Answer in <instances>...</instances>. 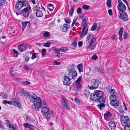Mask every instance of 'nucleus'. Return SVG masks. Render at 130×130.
Wrapping results in <instances>:
<instances>
[{"instance_id":"obj_1","label":"nucleus","mask_w":130,"mask_h":130,"mask_svg":"<svg viewBox=\"0 0 130 130\" xmlns=\"http://www.w3.org/2000/svg\"><path fill=\"white\" fill-rule=\"evenodd\" d=\"M122 124L124 126V130H130V119L126 116H122L120 118Z\"/></svg>"},{"instance_id":"obj_2","label":"nucleus","mask_w":130,"mask_h":130,"mask_svg":"<svg viewBox=\"0 0 130 130\" xmlns=\"http://www.w3.org/2000/svg\"><path fill=\"white\" fill-rule=\"evenodd\" d=\"M41 108L42 113L45 117V118L47 120L49 119L52 116V114L49 113V108L46 106H44Z\"/></svg>"},{"instance_id":"obj_3","label":"nucleus","mask_w":130,"mask_h":130,"mask_svg":"<svg viewBox=\"0 0 130 130\" xmlns=\"http://www.w3.org/2000/svg\"><path fill=\"white\" fill-rule=\"evenodd\" d=\"M82 26L83 27L80 35V37L81 38L84 35H86L87 34L88 27L87 26V24H86V20L85 19H83Z\"/></svg>"},{"instance_id":"obj_4","label":"nucleus","mask_w":130,"mask_h":130,"mask_svg":"<svg viewBox=\"0 0 130 130\" xmlns=\"http://www.w3.org/2000/svg\"><path fill=\"white\" fill-rule=\"evenodd\" d=\"M34 106L32 107V109L34 110H38L39 108L41 107L42 102L40 99L38 97L33 102Z\"/></svg>"},{"instance_id":"obj_5","label":"nucleus","mask_w":130,"mask_h":130,"mask_svg":"<svg viewBox=\"0 0 130 130\" xmlns=\"http://www.w3.org/2000/svg\"><path fill=\"white\" fill-rule=\"evenodd\" d=\"M96 39L94 36H91L90 40L89 42V46L88 48L89 49L93 50L95 47Z\"/></svg>"},{"instance_id":"obj_6","label":"nucleus","mask_w":130,"mask_h":130,"mask_svg":"<svg viewBox=\"0 0 130 130\" xmlns=\"http://www.w3.org/2000/svg\"><path fill=\"white\" fill-rule=\"evenodd\" d=\"M31 8L30 6L26 7L21 11V14L25 17H28L29 15Z\"/></svg>"},{"instance_id":"obj_7","label":"nucleus","mask_w":130,"mask_h":130,"mask_svg":"<svg viewBox=\"0 0 130 130\" xmlns=\"http://www.w3.org/2000/svg\"><path fill=\"white\" fill-rule=\"evenodd\" d=\"M99 81L96 79H92L91 82V86L89 87L90 89L91 90L95 89L98 87Z\"/></svg>"},{"instance_id":"obj_8","label":"nucleus","mask_w":130,"mask_h":130,"mask_svg":"<svg viewBox=\"0 0 130 130\" xmlns=\"http://www.w3.org/2000/svg\"><path fill=\"white\" fill-rule=\"evenodd\" d=\"M97 100L100 103V104H99L98 105V107L100 109H103L105 107V105L104 104L105 102V98L103 96H101L98 98Z\"/></svg>"},{"instance_id":"obj_9","label":"nucleus","mask_w":130,"mask_h":130,"mask_svg":"<svg viewBox=\"0 0 130 130\" xmlns=\"http://www.w3.org/2000/svg\"><path fill=\"white\" fill-rule=\"evenodd\" d=\"M118 4V8L119 11H124L126 9V7L125 5L122 3V1L121 0H119Z\"/></svg>"},{"instance_id":"obj_10","label":"nucleus","mask_w":130,"mask_h":130,"mask_svg":"<svg viewBox=\"0 0 130 130\" xmlns=\"http://www.w3.org/2000/svg\"><path fill=\"white\" fill-rule=\"evenodd\" d=\"M77 73L75 70H73L69 72L68 74V76L71 80H74L77 76Z\"/></svg>"},{"instance_id":"obj_11","label":"nucleus","mask_w":130,"mask_h":130,"mask_svg":"<svg viewBox=\"0 0 130 130\" xmlns=\"http://www.w3.org/2000/svg\"><path fill=\"white\" fill-rule=\"evenodd\" d=\"M120 14L119 18L122 20L126 21L128 20V17L127 14L124 11H119Z\"/></svg>"},{"instance_id":"obj_12","label":"nucleus","mask_w":130,"mask_h":130,"mask_svg":"<svg viewBox=\"0 0 130 130\" xmlns=\"http://www.w3.org/2000/svg\"><path fill=\"white\" fill-rule=\"evenodd\" d=\"M28 48V46L26 44L20 45L18 46L19 51L20 52L26 50Z\"/></svg>"},{"instance_id":"obj_13","label":"nucleus","mask_w":130,"mask_h":130,"mask_svg":"<svg viewBox=\"0 0 130 130\" xmlns=\"http://www.w3.org/2000/svg\"><path fill=\"white\" fill-rule=\"evenodd\" d=\"M28 98L29 101L33 103L38 97L36 95L33 93L31 94H29V95Z\"/></svg>"},{"instance_id":"obj_14","label":"nucleus","mask_w":130,"mask_h":130,"mask_svg":"<svg viewBox=\"0 0 130 130\" xmlns=\"http://www.w3.org/2000/svg\"><path fill=\"white\" fill-rule=\"evenodd\" d=\"M63 84L66 85H68L71 83V79L67 76H64Z\"/></svg>"},{"instance_id":"obj_15","label":"nucleus","mask_w":130,"mask_h":130,"mask_svg":"<svg viewBox=\"0 0 130 130\" xmlns=\"http://www.w3.org/2000/svg\"><path fill=\"white\" fill-rule=\"evenodd\" d=\"M62 102L61 104L63 107L68 110L70 109V107L67 103V100L64 98L62 99Z\"/></svg>"},{"instance_id":"obj_16","label":"nucleus","mask_w":130,"mask_h":130,"mask_svg":"<svg viewBox=\"0 0 130 130\" xmlns=\"http://www.w3.org/2000/svg\"><path fill=\"white\" fill-rule=\"evenodd\" d=\"M20 93L21 96H25L26 98H28L29 95V92L23 89H22L21 90Z\"/></svg>"},{"instance_id":"obj_17","label":"nucleus","mask_w":130,"mask_h":130,"mask_svg":"<svg viewBox=\"0 0 130 130\" xmlns=\"http://www.w3.org/2000/svg\"><path fill=\"white\" fill-rule=\"evenodd\" d=\"M25 1H18L15 5V9L17 10H19L21 9L23 7V2Z\"/></svg>"},{"instance_id":"obj_18","label":"nucleus","mask_w":130,"mask_h":130,"mask_svg":"<svg viewBox=\"0 0 130 130\" xmlns=\"http://www.w3.org/2000/svg\"><path fill=\"white\" fill-rule=\"evenodd\" d=\"M90 98L91 100L94 101L97 100L98 98L94 93H92L91 94Z\"/></svg>"},{"instance_id":"obj_19","label":"nucleus","mask_w":130,"mask_h":130,"mask_svg":"<svg viewBox=\"0 0 130 130\" xmlns=\"http://www.w3.org/2000/svg\"><path fill=\"white\" fill-rule=\"evenodd\" d=\"M110 103L112 106L115 107H117L119 104V102L116 100H111Z\"/></svg>"},{"instance_id":"obj_20","label":"nucleus","mask_w":130,"mask_h":130,"mask_svg":"<svg viewBox=\"0 0 130 130\" xmlns=\"http://www.w3.org/2000/svg\"><path fill=\"white\" fill-rule=\"evenodd\" d=\"M12 103L13 105L16 106L19 108L21 109L22 108L20 103L18 102V101L17 100L15 99L13 100Z\"/></svg>"},{"instance_id":"obj_21","label":"nucleus","mask_w":130,"mask_h":130,"mask_svg":"<svg viewBox=\"0 0 130 130\" xmlns=\"http://www.w3.org/2000/svg\"><path fill=\"white\" fill-rule=\"evenodd\" d=\"M111 130H115L116 127L115 123L113 121H111L109 122L108 124Z\"/></svg>"},{"instance_id":"obj_22","label":"nucleus","mask_w":130,"mask_h":130,"mask_svg":"<svg viewBox=\"0 0 130 130\" xmlns=\"http://www.w3.org/2000/svg\"><path fill=\"white\" fill-rule=\"evenodd\" d=\"M70 27V26L69 24H64L62 28V31L63 32L67 31Z\"/></svg>"},{"instance_id":"obj_23","label":"nucleus","mask_w":130,"mask_h":130,"mask_svg":"<svg viewBox=\"0 0 130 130\" xmlns=\"http://www.w3.org/2000/svg\"><path fill=\"white\" fill-rule=\"evenodd\" d=\"M94 93L96 94L98 98L103 96L104 95V93L103 92L98 90H95Z\"/></svg>"},{"instance_id":"obj_24","label":"nucleus","mask_w":130,"mask_h":130,"mask_svg":"<svg viewBox=\"0 0 130 130\" xmlns=\"http://www.w3.org/2000/svg\"><path fill=\"white\" fill-rule=\"evenodd\" d=\"M36 14L37 17H41L43 16V12L41 10H38L36 12Z\"/></svg>"},{"instance_id":"obj_25","label":"nucleus","mask_w":130,"mask_h":130,"mask_svg":"<svg viewBox=\"0 0 130 130\" xmlns=\"http://www.w3.org/2000/svg\"><path fill=\"white\" fill-rule=\"evenodd\" d=\"M40 5L39 3H38L37 5H35L33 7V10L34 11H36L39 10L40 8Z\"/></svg>"},{"instance_id":"obj_26","label":"nucleus","mask_w":130,"mask_h":130,"mask_svg":"<svg viewBox=\"0 0 130 130\" xmlns=\"http://www.w3.org/2000/svg\"><path fill=\"white\" fill-rule=\"evenodd\" d=\"M25 119L29 121L30 122L32 123L34 122L35 120L34 118L30 117H28L26 115H25Z\"/></svg>"},{"instance_id":"obj_27","label":"nucleus","mask_w":130,"mask_h":130,"mask_svg":"<svg viewBox=\"0 0 130 130\" xmlns=\"http://www.w3.org/2000/svg\"><path fill=\"white\" fill-rule=\"evenodd\" d=\"M90 92L87 89H85L84 91V94L86 97H88L89 95Z\"/></svg>"},{"instance_id":"obj_28","label":"nucleus","mask_w":130,"mask_h":130,"mask_svg":"<svg viewBox=\"0 0 130 130\" xmlns=\"http://www.w3.org/2000/svg\"><path fill=\"white\" fill-rule=\"evenodd\" d=\"M24 127L27 128H32L34 126L31 124H28L27 123H24L23 124Z\"/></svg>"},{"instance_id":"obj_29","label":"nucleus","mask_w":130,"mask_h":130,"mask_svg":"<svg viewBox=\"0 0 130 130\" xmlns=\"http://www.w3.org/2000/svg\"><path fill=\"white\" fill-rule=\"evenodd\" d=\"M77 67L78 71L79 72H83V65L82 63L78 64L77 66Z\"/></svg>"},{"instance_id":"obj_30","label":"nucleus","mask_w":130,"mask_h":130,"mask_svg":"<svg viewBox=\"0 0 130 130\" xmlns=\"http://www.w3.org/2000/svg\"><path fill=\"white\" fill-rule=\"evenodd\" d=\"M75 67V66L74 65H72L69 66L67 68V69L69 71H70L72 70H73L74 69Z\"/></svg>"},{"instance_id":"obj_31","label":"nucleus","mask_w":130,"mask_h":130,"mask_svg":"<svg viewBox=\"0 0 130 130\" xmlns=\"http://www.w3.org/2000/svg\"><path fill=\"white\" fill-rule=\"evenodd\" d=\"M74 6H72L69 12V14L70 16L72 15L74 12Z\"/></svg>"},{"instance_id":"obj_32","label":"nucleus","mask_w":130,"mask_h":130,"mask_svg":"<svg viewBox=\"0 0 130 130\" xmlns=\"http://www.w3.org/2000/svg\"><path fill=\"white\" fill-rule=\"evenodd\" d=\"M0 95L1 96H2L3 98L4 99H7V95L3 92H0Z\"/></svg>"},{"instance_id":"obj_33","label":"nucleus","mask_w":130,"mask_h":130,"mask_svg":"<svg viewBox=\"0 0 130 130\" xmlns=\"http://www.w3.org/2000/svg\"><path fill=\"white\" fill-rule=\"evenodd\" d=\"M123 30V28L122 27H121L118 31L119 35V36H122V33Z\"/></svg>"},{"instance_id":"obj_34","label":"nucleus","mask_w":130,"mask_h":130,"mask_svg":"<svg viewBox=\"0 0 130 130\" xmlns=\"http://www.w3.org/2000/svg\"><path fill=\"white\" fill-rule=\"evenodd\" d=\"M115 90L114 89H111L110 90H109L108 91V93L110 95H112L113 94H114L115 93Z\"/></svg>"},{"instance_id":"obj_35","label":"nucleus","mask_w":130,"mask_h":130,"mask_svg":"<svg viewBox=\"0 0 130 130\" xmlns=\"http://www.w3.org/2000/svg\"><path fill=\"white\" fill-rule=\"evenodd\" d=\"M96 27L97 24L96 23H94L92 26L91 28V30L92 31H95L96 29Z\"/></svg>"},{"instance_id":"obj_36","label":"nucleus","mask_w":130,"mask_h":130,"mask_svg":"<svg viewBox=\"0 0 130 130\" xmlns=\"http://www.w3.org/2000/svg\"><path fill=\"white\" fill-rule=\"evenodd\" d=\"M109 98L110 100H116V96L114 94L112 95H110V96Z\"/></svg>"},{"instance_id":"obj_37","label":"nucleus","mask_w":130,"mask_h":130,"mask_svg":"<svg viewBox=\"0 0 130 130\" xmlns=\"http://www.w3.org/2000/svg\"><path fill=\"white\" fill-rule=\"evenodd\" d=\"M68 48L66 47H62L60 49V50L62 52H65L68 50Z\"/></svg>"},{"instance_id":"obj_38","label":"nucleus","mask_w":130,"mask_h":130,"mask_svg":"<svg viewBox=\"0 0 130 130\" xmlns=\"http://www.w3.org/2000/svg\"><path fill=\"white\" fill-rule=\"evenodd\" d=\"M27 24V23L26 22H24L22 23V30L23 31L26 28Z\"/></svg>"},{"instance_id":"obj_39","label":"nucleus","mask_w":130,"mask_h":130,"mask_svg":"<svg viewBox=\"0 0 130 130\" xmlns=\"http://www.w3.org/2000/svg\"><path fill=\"white\" fill-rule=\"evenodd\" d=\"M50 35V33L48 31L45 32L43 34V36L44 37H47L49 36Z\"/></svg>"},{"instance_id":"obj_40","label":"nucleus","mask_w":130,"mask_h":130,"mask_svg":"<svg viewBox=\"0 0 130 130\" xmlns=\"http://www.w3.org/2000/svg\"><path fill=\"white\" fill-rule=\"evenodd\" d=\"M77 45V44L76 42L75 41H73L72 44V46L73 47V49H74L76 47Z\"/></svg>"},{"instance_id":"obj_41","label":"nucleus","mask_w":130,"mask_h":130,"mask_svg":"<svg viewBox=\"0 0 130 130\" xmlns=\"http://www.w3.org/2000/svg\"><path fill=\"white\" fill-rule=\"evenodd\" d=\"M3 103L4 104H8L9 105H11L12 104V103L11 102L9 101H7L6 100H4L3 101Z\"/></svg>"},{"instance_id":"obj_42","label":"nucleus","mask_w":130,"mask_h":130,"mask_svg":"<svg viewBox=\"0 0 130 130\" xmlns=\"http://www.w3.org/2000/svg\"><path fill=\"white\" fill-rule=\"evenodd\" d=\"M89 5H84L83 6L82 8L84 10H88L89 8Z\"/></svg>"},{"instance_id":"obj_43","label":"nucleus","mask_w":130,"mask_h":130,"mask_svg":"<svg viewBox=\"0 0 130 130\" xmlns=\"http://www.w3.org/2000/svg\"><path fill=\"white\" fill-rule=\"evenodd\" d=\"M23 7L27 6L28 7L29 6H30L29 5V3L28 2H26V1L24 2H23Z\"/></svg>"},{"instance_id":"obj_44","label":"nucleus","mask_w":130,"mask_h":130,"mask_svg":"<svg viewBox=\"0 0 130 130\" xmlns=\"http://www.w3.org/2000/svg\"><path fill=\"white\" fill-rule=\"evenodd\" d=\"M12 52L14 53V56L15 57H17L18 54V52L15 50V49H13Z\"/></svg>"},{"instance_id":"obj_45","label":"nucleus","mask_w":130,"mask_h":130,"mask_svg":"<svg viewBox=\"0 0 130 130\" xmlns=\"http://www.w3.org/2000/svg\"><path fill=\"white\" fill-rule=\"evenodd\" d=\"M82 76L79 77L75 82V83H80L81 80Z\"/></svg>"},{"instance_id":"obj_46","label":"nucleus","mask_w":130,"mask_h":130,"mask_svg":"<svg viewBox=\"0 0 130 130\" xmlns=\"http://www.w3.org/2000/svg\"><path fill=\"white\" fill-rule=\"evenodd\" d=\"M41 102V108H43L46 105V103L45 101H43L42 102Z\"/></svg>"},{"instance_id":"obj_47","label":"nucleus","mask_w":130,"mask_h":130,"mask_svg":"<svg viewBox=\"0 0 130 130\" xmlns=\"http://www.w3.org/2000/svg\"><path fill=\"white\" fill-rule=\"evenodd\" d=\"M37 54H38L37 53H33L32 55V57H31V59L32 60H33L34 59L36 58L37 57V56H36Z\"/></svg>"},{"instance_id":"obj_48","label":"nucleus","mask_w":130,"mask_h":130,"mask_svg":"<svg viewBox=\"0 0 130 130\" xmlns=\"http://www.w3.org/2000/svg\"><path fill=\"white\" fill-rule=\"evenodd\" d=\"M107 6L110 7L111 6V1L110 0H108L107 2Z\"/></svg>"},{"instance_id":"obj_49","label":"nucleus","mask_w":130,"mask_h":130,"mask_svg":"<svg viewBox=\"0 0 130 130\" xmlns=\"http://www.w3.org/2000/svg\"><path fill=\"white\" fill-rule=\"evenodd\" d=\"M50 45V43L49 42H47L43 45V46L46 47H49Z\"/></svg>"},{"instance_id":"obj_50","label":"nucleus","mask_w":130,"mask_h":130,"mask_svg":"<svg viewBox=\"0 0 130 130\" xmlns=\"http://www.w3.org/2000/svg\"><path fill=\"white\" fill-rule=\"evenodd\" d=\"M82 12V9L80 8H78L77 10V12L78 14H80Z\"/></svg>"},{"instance_id":"obj_51","label":"nucleus","mask_w":130,"mask_h":130,"mask_svg":"<svg viewBox=\"0 0 130 130\" xmlns=\"http://www.w3.org/2000/svg\"><path fill=\"white\" fill-rule=\"evenodd\" d=\"M97 56L95 55H94L91 58V59L94 60H95L98 59Z\"/></svg>"},{"instance_id":"obj_52","label":"nucleus","mask_w":130,"mask_h":130,"mask_svg":"<svg viewBox=\"0 0 130 130\" xmlns=\"http://www.w3.org/2000/svg\"><path fill=\"white\" fill-rule=\"evenodd\" d=\"M46 52V50L44 48L42 49L41 54L42 55H44Z\"/></svg>"},{"instance_id":"obj_53","label":"nucleus","mask_w":130,"mask_h":130,"mask_svg":"<svg viewBox=\"0 0 130 130\" xmlns=\"http://www.w3.org/2000/svg\"><path fill=\"white\" fill-rule=\"evenodd\" d=\"M6 0H0V6L4 4Z\"/></svg>"},{"instance_id":"obj_54","label":"nucleus","mask_w":130,"mask_h":130,"mask_svg":"<svg viewBox=\"0 0 130 130\" xmlns=\"http://www.w3.org/2000/svg\"><path fill=\"white\" fill-rule=\"evenodd\" d=\"M60 49L59 50L58 48H56L55 49L54 52L57 54H59V53Z\"/></svg>"},{"instance_id":"obj_55","label":"nucleus","mask_w":130,"mask_h":130,"mask_svg":"<svg viewBox=\"0 0 130 130\" xmlns=\"http://www.w3.org/2000/svg\"><path fill=\"white\" fill-rule=\"evenodd\" d=\"M22 83L23 85H29L30 84V82L27 81H26L25 82H22Z\"/></svg>"},{"instance_id":"obj_56","label":"nucleus","mask_w":130,"mask_h":130,"mask_svg":"<svg viewBox=\"0 0 130 130\" xmlns=\"http://www.w3.org/2000/svg\"><path fill=\"white\" fill-rule=\"evenodd\" d=\"M5 124L8 127H9V124H10L9 122V121L7 120H5Z\"/></svg>"},{"instance_id":"obj_57","label":"nucleus","mask_w":130,"mask_h":130,"mask_svg":"<svg viewBox=\"0 0 130 130\" xmlns=\"http://www.w3.org/2000/svg\"><path fill=\"white\" fill-rule=\"evenodd\" d=\"M76 87L77 89H78L81 88V86L80 83H76Z\"/></svg>"},{"instance_id":"obj_58","label":"nucleus","mask_w":130,"mask_h":130,"mask_svg":"<svg viewBox=\"0 0 130 130\" xmlns=\"http://www.w3.org/2000/svg\"><path fill=\"white\" fill-rule=\"evenodd\" d=\"M13 79L15 80L18 81L20 80V78L16 76H14L13 77Z\"/></svg>"},{"instance_id":"obj_59","label":"nucleus","mask_w":130,"mask_h":130,"mask_svg":"<svg viewBox=\"0 0 130 130\" xmlns=\"http://www.w3.org/2000/svg\"><path fill=\"white\" fill-rule=\"evenodd\" d=\"M127 35L126 32L125 31L124 32V34L123 35L124 38L126 39L127 38Z\"/></svg>"},{"instance_id":"obj_60","label":"nucleus","mask_w":130,"mask_h":130,"mask_svg":"<svg viewBox=\"0 0 130 130\" xmlns=\"http://www.w3.org/2000/svg\"><path fill=\"white\" fill-rule=\"evenodd\" d=\"M24 68L26 70H29V67L27 65L24 66Z\"/></svg>"},{"instance_id":"obj_61","label":"nucleus","mask_w":130,"mask_h":130,"mask_svg":"<svg viewBox=\"0 0 130 130\" xmlns=\"http://www.w3.org/2000/svg\"><path fill=\"white\" fill-rule=\"evenodd\" d=\"M108 13L110 15H112V11L111 9L108 10Z\"/></svg>"},{"instance_id":"obj_62","label":"nucleus","mask_w":130,"mask_h":130,"mask_svg":"<svg viewBox=\"0 0 130 130\" xmlns=\"http://www.w3.org/2000/svg\"><path fill=\"white\" fill-rule=\"evenodd\" d=\"M48 9L50 11H52L53 10L54 7L53 6L50 7H48Z\"/></svg>"},{"instance_id":"obj_63","label":"nucleus","mask_w":130,"mask_h":130,"mask_svg":"<svg viewBox=\"0 0 130 130\" xmlns=\"http://www.w3.org/2000/svg\"><path fill=\"white\" fill-rule=\"evenodd\" d=\"M14 68H11L9 69V72L10 73H11L13 72V69H14Z\"/></svg>"},{"instance_id":"obj_64","label":"nucleus","mask_w":130,"mask_h":130,"mask_svg":"<svg viewBox=\"0 0 130 130\" xmlns=\"http://www.w3.org/2000/svg\"><path fill=\"white\" fill-rule=\"evenodd\" d=\"M53 64L54 65H60L61 63L59 62H58L57 61H55L54 62Z\"/></svg>"}]
</instances>
